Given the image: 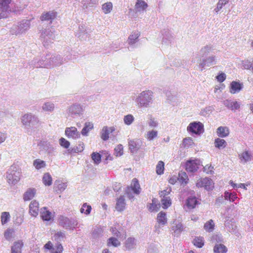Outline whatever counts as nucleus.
Returning <instances> with one entry per match:
<instances>
[{"label": "nucleus", "instance_id": "obj_27", "mask_svg": "<svg viewBox=\"0 0 253 253\" xmlns=\"http://www.w3.org/2000/svg\"><path fill=\"white\" fill-rule=\"evenodd\" d=\"M36 190L34 188H29L23 195V200L25 201L31 200L35 195Z\"/></svg>", "mask_w": 253, "mask_h": 253}, {"label": "nucleus", "instance_id": "obj_42", "mask_svg": "<svg viewBox=\"0 0 253 253\" xmlns=\"http://www.w3.org/2000/svg\"><path fill=\"white\" fill-rule=\"evenodd\" d=\"M54 104L51 102H45L42 106V109L45 112H52L54 109Z\"/></svg>", "mask_w": 253, "mask_h": 253}, {"label": "nucleus", "instance_id": "obj_3", "mask_svg": "<svg viewBox=\"0 0 253 253\" xmlns=\"http://www.w3.org/2000/svg\"><path fill=\"white\" fill-rule=\"evenodd\" d=\"M55 31L52 28L44 29L41 31L40 38L44 46L46 47L52 43L55 38Z\"/></svg>", "mask_w": 253, "mask_h": 253}, {"label": "nucleus", "instance_id": "obj_12", "mask_svg": "<svg viewBox=\"0 0 253 253\" xmlns=\"http://www.w3.org/2000/svg\"><path fill=\"white\" fill-rule=\"evenodd\" d=\"M196 186L198 187H204L207 190H212L214 187V183L211 178L209 177L200 178L197 183Z\"/></svg>", "mask_w": 253, "mask_h": 253}, {"label": "nucleus", "instance_id": "obj_1", "mask_svg": "<svg viewBox=\"0 0 253 253\" xmlns=\"http://www.w3.org/2000/svg\"><path fill=\"white\" fill-rule=\"evenodd\" d=\"M153 92L151 90H145L139 93L135 102L139 108H149L153 103Z\"/></svg>", "mask_w": 253, "mask_h": 253}, {"label": "nucleus", "instance_id": "obj_22", "mask_svg": "<svg viewBox=\"0 0 253 253\" xmlns=\"http://www.w3.org/2000/svg\"><path fill=\"white\" fill-rule=\"evenodd\" d=\"M243 87V84L236 81H233L230 84V92L232 94L239 92Z\"/></svg>", "mask_w": 253, "mask_h": 253}, {"label": "nucleus", "instance_id": "obj_34", "mask_svg": "<svg viewBox=\"0 0 253 253\" xmlns=\"http://www.w3.org/2000/svg\"><path fill=\"white\" fill-rule=\"evenodd\" d=\"M213 251L215 253H226L227 252V249L223 244H216L214 247Z\"/></svg>", "mask_w": 253, "mask_h": 253}, {"label": "nucleus", "instance_id": "obj_9", "mask_svg": "<svg viewBox=\"0 0 253 253\" xmlns=\"http://www.w3.org/2000/svg\"><path fill=\"white\" fill-rule=\"evenodd\" d=\"M11 0H0V19L8 16L11 9L9 6Z\"/></svg>", "mask_w": 253, "mask_h": 253}, {"label": "nucleus", "instance_id": "obj_43", "mask_svg": "<svg viewBox=\"0 0 253 253\" xmlns=\"http://www.w3.org/2000/svg\"><path fill=\"white\" fill-rule=\"evenodd\" d=\"M42 181L46 186H50L52 184V177L49 173L44 174L42 177Z\"/></svg>", "mask_w": 253, "mask_h": 253}, {"label": "nucleus", "instance_id": "obj_48", "mask_svg": "<svg viewBox=\"0 0 253 253\" xmlns=\"http://www.w3.org/2000/svg\"><path fill=\"white\" fill-rule=\"evenodd\" d=\"M214 110L213 106H208L202 109L200 112V114L203 116H209Z\"/></svg>", "mask_w": 253, "mask_h": 253}, {"label": "nucleus", "instance_id": "obj_20", "mask_svg": "<svg viewBox=\"0 0 253 253\" xmlns=\"http://www.w3.org/2000/svg\"><path fill=\"white\" fill-rule=\"evenodd\" d=\"M104 229L101 226H95L91 232V237L93 239H98L103 235Z\"/></svg>", "mask_w": 253, "mask_h": 253}, {"label": "nucleus", "instance_id": "obj_55", "mask_svg": "<svg viewBox=\"0 0 253 253\" xmlns=\"http://www.w3.org/2000/svg\"><path fill=\"white\" fill-rule=\"evenodd\" d=\"M134 120V118L131 114H128L124 116V122L126 125H130Z\"/></svg>", "mask_w": 253, "mask_h": 253}, {"label": "nucleus", "instance_id": "obj_13", "mask_svg": "<svg viewBox=\"0 0 253 253\" xmlns=\"http://www.w3.org/2000/svg\"><path fill=\"white\" fill-rule=\"evenodd\" d=\"M128 149L131 154L136 153L141 149L143 142L139 139L128 140Z\"/></svg>", "mask_w": 253, "mask_h": 253}, {"label": "nucleus", "instance_id": "obj_41", "mask_svg": "<svg viewBox=\"0 0 253 253\" xmlns=\"http://www.w3.org/2000/svg\"><path fill=\"white\" fill-rule=\"evenodd\" d=\"M161 203L162 207L164 209H167L169 207L171 204V199L169 196H164V197H161Z\"/></svg>", "mask_w": 253, "mask_h": 253}, {"label": "nucleus", "instance_id": "obj_62", "mask_svg": "<svg viewBox=\"0 0 253 253\" xmlns=\"http://www.w3.org/2000/svg\"><path fill=\"white\" fill-rule=\"evenodd\" d=\"M65 237V233L62 231H59L55 234L54 238L57 242L63 240Z\"/></svg>", "mask_w": 253, "mask_h": 253}, {"label": "nucleus", "instance_id": "obj_8", "mask_svg": "<svg viewBox=\"0 0 253 253\" xmlns=\"http://www.w3.org/2000/svg\"><path fill=\"white\" fill-rule=\"evenodd\" d=\"M83 106L79 103H74L70 106L67 110L69 116L72 118L79 117L83 114Z\"/></svg>", "mask_w": 253, "mask_h": 253}, {"label": "nucleus", "instance_id": "obj_25", "mask_svg": "<svg viewBox=\"0 0 253 253\" xmlns=\"http://www.w3.org/2000/svg\"><path fill=\"white\" fill-rule=\"evenodd\" d=\"M126 205L125 198L124 196H121L117 200L116 209L118 211H122L125 210Z\"/></svg>", "mask_w": 253, "mask_h": 253}, {"label": "nucleus", "instance_id": "obj_60", "mask_svg": "<svg viewBox=\"0 0 253 253\" xmlns=\"http://www.w3.org/2000/svg\"><path fill=\"white\" fill-rule=\"evenodd\" d=\"M164 169V163L162 161H159L156 166V172L158 174L163 173Z\"/></svg>", "mask_w": 253, "mask_h": 253}, {"label": "nucleus", "instance_id": "obj_4", "mask_svg": "<svg viewBox=\"0 0 253 253\" xmlns=\"http://www.w3.org/2000/svg\"><path fill=\"white\" fill-rule=\"evenodd\" d=\"M60 226L66 229L73 230L78 225V221L74 218H68L63 215H60L58 219Z\"/></svg>", "mask_w": 253, "mask_h": 253}, {"label": "nucleus", "instance_id": "obj_26", "mask_svg": "<svg viewBox=\"0 0 253 253\" xmlns=\"http://www.w3.org/2000/svg\"><path fill=\"white\" fill-rule=\"evenodd\" d=\"M136 246V240L134 238L129 237L128 238L125 244V247L126 250H130L135 248Z\"/></svg>", "mask_w": 253, "mask_h": 253}, {"label": "nucleus", "instance_id": "obj_29", "mask_svg": "<svg viewBox=\"0 0 253 253\" xmlns=\"http://www.w3.org/2000/svg\"><path fill=\"white\" fill-rule=\"evenodd\" d=\"M163 38L162 40V43L169 44L171 43L172 39H173V36L169 31H165V32L163 33Z\"/></svg>", "mask_w": 253, "mask_h": 253}, {"label": "nucleus", "instance_id": "obj_17", "mask_svg": "<svg viewBox=\"0 0 253 253\" xmlns=\"http://www.w3.org/2000/svg\"><path fill=\"white\" fill-rule=\"evenodd\" d=\"M57 15V13L54 11H50L46 12H44L41 15L40 19L41 21H46L51 23L53 20H54Z\"/></svg>", "mask_w": 253, "mask_h": 253}, {"label": "nucleus", "instance_id": "obj_24", "mask_svg": "<svg viewBox=\"0 0 253 253\" xmlns=\"http://www.w3.org/2000/svg\"><path fill=\"white\" fill-rule=\"evenodd\" d=\"M40 215L42 219L44 221H49L52 218L51 212L48 211L46 207L41 208Z\"/></svg>", "mask_w": 253, "mask_h": 253}, {"label": "nucleus", "instance_id": "obj_28", "mask_svg": "<svg viewBox=\"0 0 253 253\" xmlns=\"http://www.w3.org/2000/svg\"><path fill=\"white\" fill-rule=\"evenodd\" d=\"M23 242L21 241L15 242L11 248V253H21Z\"/></svg>", "mask_w": 253, "mask_h": 253}, {"label": "nucleus", "instance_id": "obj_61", "mask_svg": "<svg viewBox=\"0 0 253 253\" xmlns=\"http://www.w3.org/2000/svg\"><path fill=\"white\" fill-rule=\"evenodd\" d=\"M224 198L225 200L234 202L237 197L236 194H232L228 192H225L224 193Z\"/></svg>", "mask_w": 253, "mask_h": 253}, {"label": "nucleus", "instance_id": "obj_58", "mask_svg": "<svg viewBox=\"0 0 253 253\" xmlns=\"http://www.w3.org/2000/svg\"><path fill=\"white\" fill-rule=\"evenodd\" d=\"M194 245L198 247L202 248L204 245V240L203 237H196L193 241Z\"/></svg>", "mask_w": 253, "mask_h": 253}, {"label": "nucleus", "instance_id": "obj_38", "mask_svg": "<svg viewBox=\"0 0 253 253\" xmlns=\"http://www.w3.org/2000/svg\"><path fill=\"white\" fill-rule=\"evenodd\" d=\"M93 128V125L91 123H85L81 133L84 136H87L88 132Z\"/></svg>", "mask_w": 253, "mask_h": 253}, {"label": "nucleus", "instance_id": "obj_54", "mask_svg": "<svg viewBox=\"0 0 253 253\" xmlns=\"http://www.w3.org/2000/svg\"><path fill=\"white\" fill-rule=\"evenodd\" d=\"M132 182L133 183V186L131 188V190H132L134 193L136 194H138L140 193V186L138 183V180L136 178H134L132 180Z\"/></svg>", "mask_w": 253, "mask_h": 253}, {"label": "nucleus", "instance_id": "obj_15", "mask_svg": "<svg viewBox=\"0 0 253 253\" xmlns=\"http://www.w3.org/2000/svg\"><path fill=\"white\" fill-rule=\"evenodd\" d=\"M222 103L227 109L233 112H235L237 110L239 109L241 106L240 102L229 99L223 100Z\"/></svg>", "mask_w": 253, "mask_h": 253}, {"label": "nucleus", "instance_id": "obj_37", "mask_svg": "<svg viewBox=\"0 0 253 253\" xmlns=\"http://www.w3.org/2000/svg\"><path fill=\"white\" fill-rule=\"evenodd\" d=\"M121 245V242L115 237L109 238L107 241V245L108 247L112 246L114 247H117Z\"/></svg>", "mask_w": 253, "mask_h": 253}, {"label": "nucleus", "instance_id": "obj_30", "mask_svg": "<svg viewBox=\"0 0 253 253\" xmlns=\"http://www.w3.org/2000/svg\"><path fill=\"white\" fill-rule=\"evenodd\" d=\"M140 36V33L136 32L130 35L127 40V42L129 45H133L138 42V38Z\"/></svg>", "mask_w": 253, "mask_h": 253}, {"label": "nucleus", "instance_id": "obj_57", "mask_svg": "<svg viewBox=\"0 0 253 253\" xmlns=\"http://www.w3.org/2000/svg\"><path fill=\"white\" fill-rule=\"evenodd\" d=\"M59 143L61 147L65 149L69 148L70 145V142L63 137L59 139Z\"/></svg>", "mask_w": 253, "mask_h": 253}, {"label": "nucleus", "instance_id": "obj_6", "mask_svg": "<svg viewBox=\"0 0 253 253\" xmlns=\"http://www.w3.org/2000/svg\"><path fill=\"white\" fill-rule=\"evenodd\" d=\"M23 125L27 128H30L38 125L39 122L38 118L31 113L23 115L21 119Z\"/></svg>", "mask_w": 253, "mask_h": 253}, {"label": "nucleus", "instance_id": "obj_14", "mask_svg": "<svg viewBox=\"0 0 253 253\" xmlns=\"http://www.w3.org/2000/svg\"><path fill=\"white\" fill-rule=\"evenodd\" d=\"M215 63V56L212 55L207 58H203L199 62V67L201 71L205 69V67H209Z\"/></svg>", "mask_w": 253, "mask_h": 253}, {"label": "nucleus", "instance_id": "obj_53", "mask_svg": "<svg viewBox=\"0 0 253 253\" xmlns=\"http://www.w3.org/2000/svg\"><path fill=\"white\" fill-rule=\"evenodd\" d=\"M214 226L213 221L211 219L205 224L204 228L206 231L211 232L213 230Z\"/></svg>", "mask_w": 253, "mask_h": 253}, {"label": "nucleus", "instance_id": "obj_21", "mask_svg": "<svg viewBox=\"0 0 253 253\" xmlns=\"http://www.w3.org/2000/svg\"><path fill=\"white\" fill-rule=\"evenodd\" d=\"M51 56V63H52V67L54 66H60L64 62L67 61V60H70L71 57L68 58L67 59L65 58L63 59L60 55H52Z\"/></svg>", "mask_w": 253, "mask_h": 253}, {"label": "nucleus", "instance_id": "obj_33", "mask_svg": "<svg viewBox=\"0 0 253 253\" xmlns=\"http://www.w3.org/2000/svg\"><path fill=\"white\" fill-rule=\"evenodd\" d=\"M197 203L196 197H189L187 199L186 204L188 209H192L195 208Z\"/></svg>", "mask_w": 253, "mask_h": 253}, {"label": "nucleus", "instance_id": "obj_50", "mask_svg": "<svg viewBox=\"0 0 253 253\" xmlns=\"http://www.w3.org/2000/svg\"><path fill=\"white\" fill-rule=\"evenodd\" d=\"M55 185H57L55 187L56 191L60 192L63 191L67 187V184L66 183L60 182L59 181H56Z\"/></svg>", "mask_w": 253, "mask_h": 253}, {"label": "nucleus", "instance_id": "obj_45", "mask_svg": "<svg viewBox=\"0 0 253 253\" xmlns=\"http://www.w3.org/2000/svg\"><path fill=\"white\" fill-rule=\"evenodd\" d=\"M147 7V3L143 0H138L135 4V8L138 11L145 10Z\"/></svg>", "mask_w": 253, "mask_h": 253}, {"label": "nucleus", "instance_id": "obj_36", "mask_svg": "<svg viewBox=\"0 0 253 253\" xmlns=\"http://www.w3.org/2000/svg\"><path fill=\"white\" fill-rule=\"evenodd\" d=\"M212 49V46L211 45H207L203 47L200 50V56L202 57L206 56Z\"/></svg>", "mask_w": 253, "mask_h": 253}, {"label": "nucleus", "instance_id": "obj_40", "mask_svg": "<svg viewBox=\"0 0 253 253\" xmlns=\"http://www.w3.org/2000/svg\"><path fill=\"white\" fill-rule=\"evenodd\" d=\"M113 8V4L111 2H107L102 5V10L105 14L111 12Z\"/></svg>", "mask_w": 253, "mask_h": 253}, {"label": "nucleus", "instance_id": "obj_59", "mask_svg": "<svg viewBox=\"0 0 253 253\" xmlns=\"http://www.w3.org/2000/svg\"><path fill=\"white\" fill-rule=\"evenodd\" d=\"M91 210V207L89 205H87L86 203H84L80 210L81 213H84L86 214L90 213Z\"/></svg>", "mask_w": 253, "mask_h": 253}, {"label": "nucleus", "instance_id": "obj_16", "mask_svg": "<svg viewBox=\"0 0 253 253\" xmlns=\"http://www.w3.org/2000/svg\"><path fill=\"white\" fill-rule=\"evenodd\" d=\"M65 134L68 138L77 139L80 137V132L77 128L74 126L66 127L65 130Z\"/></svg>", "mask_w": 253, "mask_h": 253}, {"label": "nucleus", "instance_id": "obj_18", "mask_svg": "<svg viewBox=\"0 0 253 253\" xmlns=\"http://www.w3.org/2000/svg\"><path fill=\"white\" fill-rule=\"evenodd\" d=\"M39 203L35 200L32 201L29 205V213L31 215L36 217L39 213Z\"/></svg>", "mask_w": 253, "mask_h": 253}, {"label": "nucleus", "instance_id": "obj_51", "mask_svg": "<svg viewBox=\"0 0 253 253\" xmlns=\"http://www.w3.org/2000/svg\"><path fill=\"white\" fill-rule=\"evenodd\" d=\"M91 156L95 164L98 165L101 162V156L99 153L93 152Z\"/></svg>", "mask_w": 253, "mask_h": 253}, {"label": "nucleus", "instance_id": "obj_2", "mask_svg": "<svg viewBox=\"0 0 253 253\" xmlns=\"http://www.w3.org/2000/svg\"><path fill=\"white\" fill-rule=\"evenodd\" d=\"M31 23L29 20H22L16 24H14L10 29V33L16 36L25 33L30 28Z\"/></svg>", "mask_w": 253, "mask_h": 253}, {"label": "nucleus", "instance_id": "obj_32", "mask_svg": "<svg viewBox=\"0 0 253 253\" xmlns=\"http://www.w3.org/2000/svg\"><path fill=\"white\" fill-rule=\"evenodd\" d=\"M84 143L80 142L78 146L74 147V148L68 149L67 150L68 153L71 154L73 153H79L82 152L84 149Z\"/></svg>", "mask_w": 253, "mask_h": 253}, {"label": "nucleus", "instance_id": "obj_63", "mask_svg": "<svg viewBox=\"0 0 253 253\" xmlns=\"http://www.w3.org/2000/svg\"><path fill=\"white\" fill-rule=\"evenodd\" d=\"M225 226L226 227H228L229 229L228 231L231 233L235 234L237 233L236 231V226L232 224H230L229 221L225 222Z\"/></svg>", "mask_w": 253, "mask_h": 253}, {"label": "nucleus", "instance_id": "obj_31", "mask_svg": "<svg viewBox=\"0 0 253 253\" xmlns=\"http://www.w3.org/2000/svg\"><path fill=\"white\" fill-rule=\"evenodd\" d=\"M218 136L225 137L228 135L229 133V129L227 127L219 126L216 131Z\"/></svg>", "mask_w": 253, "mask_h": 253}, {"label": "nucleus", "instance_id": "obj_23", "mask_svg": "<svg viewBox=\"0 0 253 253\" xmlns=\"http://www.w3.org/2000/svg\"><path fill=\"white\" fill-rule=\"evenodd\" d=\"M173 224L171 229L173 231L174 235L178 236L183 230V225L181 222L177 220L174 221Z\"/></svg>", "mask_w": 253, "mask_h": 253}, {"label": "nucleus", "instance_id": "obj_64", "mask_svg": "<svg viewBox=\"0 0 253 253\" xmlns=\"http://www.w3.org/2000/svg\"><path fill=\"white\" fill-rule=\"evenodd\" d=\"M239 156L241 160H244L245 162H247L251 160V155L248 152H243Z\"/></svg>", "mask_w": 253, "mask_h": 253}, {"label": "nucleus", "instance_id": "obj_44", "mask_svg": "<svg viewBox=\"0 0 253 253\" xmlns=\"http://www.w3.org/2000/svg\"><path fill=\"white\" fill-rule=\"evenodd\" d=\"M80 32L78 34L79 38L81 40H86L87 38H89V35L87 32H86V30L84 29L83 26L82 28L80 27Z\"/></svg>", "mask_w": 253, "mask_h": 253}, {"label": "nucleus", "instance_id": "obj_35", "mask_svg": "<svg viewBox=\"0 0 253 253\" xmlns=\"http://www.w3.org/2000/svg\"><path fill=\"white\" fill-rule=\"evenodd\" d=\"M157 221L162 225H165L167 222L166 213L165 212L161 211L157 215Z\"/></svg>", "mask_w": 253, "mask_h": 253}, {"label": "nucleus", "instance_id": "obj_52", "mask_svg": "<svg viewBox=\"0 0 253 253\" xmlns=\"http://www.w3.org/2000/svg\"><path fill=\"white\" fill-rule=\"evenodd\" d=\"M10 217V214L8 212H2L1 215V221L2 225L6 223L9 220Z\"/></svg>", "mask_w": 253, "mask_h": 253}, {"label": "nucleus", "instance_id": "obj_56", "mask_svg": "<svg viewBox=\"0 0 253 253\" xmlns=\"http://www.w3.org/2000/svg\"><path fill=\"white\" fill-rule=\"evenodd\" d=\"M229 0H219L217 3V6L214 9V11L216 12H218L223 6L227 4L229 2Z\"/></svg>", "mask_w": 253, "mask_h": 253}, {"label": "nucleus", "instance_id": "obj_46", "mask_svg": "<svg viewBox=\"0 0 253 253\" xmlns=\"http://www.w3.org/2000/svg\"><path fill=\"white\" fill-rule=\"evenodd\" d=\"M33 165L35 166L36 169H40L44 168L46 166V164L44 161L38 159L34 161Z\"/></svg>", "mask_w": 253, "mask_h": 253}, {"label": "nucleus", "instance_id": "obj_19", "mask_svg": "<svg viewBox=\"0 0 253 253\" xmlns=\"http://www.w3.org/2000/svg\"><path fill=\"white\" fill-rule=\"evenodd\" d=\"M115 128L114 126L108 127L107 126H104L100 132V136L102 140L106 141L109 138V135L110 133L115 131Z\"/></svg>", "mask_w": 253, "mask_h": 253}, {"label": "nucleus", "instance_id": "obj_10", "mask_svg": "<svg viewBox=\"0 0 253 253\" xmlns=\"http://www.w3.org/2000/svg\"><path fill=\"white\" fill-rule=\"evenodd\" d=\"M187 129L192 133L200 134L204 132V125L200 122H194L189 125Z\"/></svg>", "mask_w": 253, "mask_h": 253}, {"label": "nucleus", "instance_id": "obj_49", "mask_svg": "<svg viewBox=\"0 0 253 253\" xmlns=\"http://www.w3.org/2000/svg\"><path fill=\"white\" fill-rule=\"evenodd\" d=\"M158 135V131L155 130H152L147 132L146 134V138L151 141L153 140L155 138L157 137Z\"/></svg>", "mask_w": 253, "mask_h": 253}, {"label": "nucleus", "instance_id": "obj_11", "mask_svg": "<svg viewBox=\"0 0 253 253\" xmlns=\"http://www.w3.org/2000/svg\"><path fill=\"white\" fill-rule=\"evenodd\" d=\"M200 165L201 162L200 160H189L186 162L185 167L188 172L193 173L198 170Z\"/></svg>", "mask_w": 253, "mask_h": 253}, {"label": "nucleus", "instance_id": "obj_39", "mask_svg": "<svg viewBox=\"0 0 253 253\" xmlns=\"http://www.w3.org/2000/svg\"><path fill=\"white\" fill-rule=\"evenodd\" d=\"M214 144L215 147L220 149L225 148L227 145V143L224 139L217 138L215 139Z\"/></svg>", "mask_w": 253, "mask_h": 253}, {"label": "nucleus", "instance_id": "obj_5", "mask_svg": "<svg viewBox=\"0 0 253 253\" xmlns=\"http://www.w3.org/2000/svg\"><path fill=\"white\" fill-rule=\"evenodd\" d=\"M6 178L9 184L15 185L20 180V172L15 166H12L7 172Z\"/></svg>", "mask_w": 253, "mask_h": 253}, {"label": "nucleus", "instance_id": "obj_47", "mask_svg": "<svg viewBox=\"0 0 253 253\" xmlns=\"http://www.w3.org/2000/svg\"><path fill=\"white\" fill-rule=\"evenodd\" d=\"M158 200L154 198L152 200V203L150 204L149 210L151 211H158L160 208V204H157Z\"/></svg>", "mask_w": 253, "mask_h": 253}, {"label": "nucleus", "instance_id": "obj_7", "mask_svg": "<svg viewBox=\"0 0 253 253\" xmlns=\"http://www.w3.org/2000/svg\"><path fill=\"white\" fill-rule=\"evenodd\" d=\"M31 64L36 68L44 67L51 68L52 67V63H51L50 54H46L43 58L39 61H38L37 59L32 60Z\"/></svg>", "mask_w": 253, "mask_h": 253}]
</instances>
